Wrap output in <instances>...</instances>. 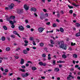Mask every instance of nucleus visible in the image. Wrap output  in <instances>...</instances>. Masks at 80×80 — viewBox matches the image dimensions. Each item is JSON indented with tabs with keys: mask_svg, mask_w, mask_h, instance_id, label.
Here are the masks:
<instances>
[{
	"mask_svg": "<svg viewBox=\"0 0 80 80\" xmlns=\"http://www.w3.org/2000/svg\"><path fill=\"white\" fill-rule=\"evenodd\" d=\"M58 44L60 48H62L64 50H67V45L64 44V42L63 41L58 42Z\"/></svg>",
	"mask_w": 80,
	"mask_h": 80,
	"instance_id": "1",
	"label": "nucleus"
},
{
	"mask_svg": "<svg viewBox=\"0 0 80 80\" xmlns=\"http://www.w3.org/2000/svg\"><path fill=\"white\" fill-rule=\"evenodd\" d=\"M44 28H40L38 29V31L39 32H42V31H43Z\"/></svg>",
	"mask_w": 80,
	"mask_h": 80,
	"instance_id": "2",
	"label": "nucleus"
},
{
	"mask_svg": "<svg viewBox=\"0 0 80 80\" xmlns=\"http://www.w3.org/2000/svg\"><path fill=\"white\" fill-rule=\"evenodd\" d=\"M24 7L26 10H28L29 8V7L27 6V4H25L24 6Z\"/></svg>",
	"mask_w": 80,
	"mask_h": 80,
	"instance_id": "3",
	"label": "nucleus"
},
{
	"mask_svg": "<svg viewBox=\"0 0 80 80\" xmlns=\"http://www.w3.org/2000/svg\"><path fill=\"white\" fill-rule=\"evenodd\" d=\"M22 77H27L28 76V72H26L25 74H22Z\"/></svg>",
	"mask_w": 80,
	"mask_h": 80,
	"instance_id": "4",
	"label": "nucleus"
},
{
	"mask_svg": "<svg viewBox=\"0 0 80 80\" xmlns=\"http://www.w3.org/2000/svg\"><path fill=\"white\" fill-rule=\"evenodd\" d=\"M19 29L20 30L22 31L24 30V28L23 27V26H20L19 27Z\"/></svg>",
	"mask_w": 80,
	"mask_h": 80,
	"instance_id": "5",
	"label": "nucleus"
},
{
	"mask_svg": "<svg viewBox=\"0 0 80 80\" xmlns=\"http://www.w3.org/2000/svg\"><path fill=\"white\" fill-rule=\"evenodd\" d=\"M24 59H23L22 58L21 59V62H20V63L21 65H23V63H24Z\"/></svg>",
	"mask_w": 80,
	"mask_h": 80,
	"instance_id": "6",
	"label": "nucleus"
},
{
	"mask_svg": "<svg viewBox=\"0 0 80 80\" xmlns=\"http://www.w3.org/2000/svg\"><path fill=\"white\" fill-rule=\"evenodd\" d=\"M13 33L14 34H15V35H17L19 37H20V36L19 35V34H18L17 31H14L13 32Z\"/></svg>",
	"mask_w": 80,
	"mask_h": 80,
	"instance_id": "7",
	"label": "nucleus"
},
{
	"mask_svg": "<svg viewBox=\"0 0 80 80\" xmlns=\"http://www.w3.org/2000/svg\"><path fill=\"white\" fill-rule=\"evenodd\" d=\"M17 12L18 13V14H21V13H22L23 11L22 10H17Z\"/></svg>",
	"mask_w": 80,
	"mask_h": 80,
	"instance_id": "8",
	"label": "nucleus"
},
{
	"mask_svg": "<svg viewBox=\"0 0 80 80\" xmlns=\"http://www.w3.org/2000/svg\"><path fill=\"white\" fill-rule=\"evenodd\" d=\"M15 18V16H10V20H14Z\"/></svg>",
	"mask_w": 80,
	"mask_h": 80,
	"instance_id": "9",
	"label": "nucleus"
},
{
	"mask_svg": "<svg viewBox=\"0 0 80 80\" xmlns=\"http://www.w3.org/2000/svg\"><path fill=\"white\" fill-rule=\"evenodd\" d=\"M14 4L13 3H11L10 5V9H12L14 7Z\"/></svg>",
	"mask_w": 80,
	"mask_h": 80,
	"instance_id": "10",
	"label": "nucleus"
},
{
	"mask_svg": "<svg viewBox=\"0 0 80 80\" xmlns=\"http://www.w3.org/2000/svg\"><path fill=\"white\" fill-rule=\"evenodd\" d=\"M62 57L63 58H67V56L65 54H63L62 56Z\"/></svg>",
	"mask_w": 80,
	"mask_h": 80,
	"instance_id": "11",
	"label": "nucleus"
},
{
	"mask_svg": "<svg viewBox=\"0 0 80 80\" xmlns=\"http://www.w3.org/2000/svg\"><path fill=\"white\" fill-rule=\"evenodd\" d=\"M60 31L61 32H64V30H63V28H60Z\"/></svg>",
	"mask_w": 80,
	"mask_h": 80,
	"instance_id": "12",
	"label": "nucleus"
},
{
	"mask_svg": "<svg viewBox=\"0 0 80 80\" xmlns=\"http://www.w3.org/2000/svg\"><path fill=\"white\" fill-rule=\"evenodd\" d=\"M72 4L73 6H74V7H78V6H80L79 5H77V4H75L74 3H72Z\"/></svg>",
	"mask_w": 80,
	"mask_h": 80,
	"instance_id": "13",
	"label": "nucleus"
},
{
	"mask_svg": "<svg viewBox=\"0 0 80 80\" xmlns=\"http://www.w3.org/2000/svg\"><path fill=\"white\" fill-rule=\"evenodd\" d=\"M52 63H53V65H55L56 64V61L54 60H52Z\"/></svg>",
	"mask_w": 80,
	"mask_h": 80,
	"instance_id": "14",
	"label": "nucleus"
},
{
	"mask_svg": "<svg viewBox=\"0 0 80 80\" xmlns=\"http://www.w3.org/2000/svg\"><path fill=\"white\" fill-rule=\"evenodd\" d=\"M73 58H77V55L75 54H73Z\"/></svg>",
	"mask_w": 80,
	"mask_h": 80,
	"instance_id": "15",
	"label": "nucleus"
},
{
	"mask_svg": "<svg viewBox=\"0 0 80 80\" xmlns=\"http://www.w3.org/2000/svg\"><path fill=\"white\" fill-rule=\"evenodd\" d=\"M23 52L24 54H27V53H28L27 51L26 50H23Z\"/></svg>",
	"mask_w": 80,
	"mask_h": 80,
	"instance_id": "16",
	"label": "nucleus"
},
{
	"mask_svg": "<svg viewBox=\"0 0 80 80\" xmlns=\"http://www.w3.org/2000/svg\"><path fill=\"white\" fill-rule=\"evenodd\" d=\"M54 71L55 72H58L60 71V69L58 68H55L54 69Z\"/></svg>",
	"mask_w": 80,
	"mask_h": 80,
	"instance_id": "17",
	"label": "nucleus"
},
{
	"mask_svg": "<svg viewBox=\"0 0 80 80\" xmlns=\"http://www.w3.org/2000/svg\"><path fill=\"white\" fill-rule=\"evenodd\" d=\"M80 36V32H78L76 34V35H75L76 37H79Z\"/></svg>",
	"mask_w": 80,
	"mask_h": 80,
	"instance_id": "18",
	"label": "nucleus"
},
{
	"mask_svg": "<svg viewBox=\"0 0 80 80\" xmlns=\"http://www.w3.org/2000/svg\"><path fill=\"white\" fill-rule=\"evenodd\" d=\"M76 26L77 27H80V24L79 23H76Z\"/></svg>",
	"mask_w": 80,
	"mask_h": 80,
	"instance_id": "19",
	"label": "nucleus"
},
{
	"mask_svg": "<svg viewBox=\"0 0 80 80\" xmlns=\"http://www.w3.org/2000/svg\"><path fill=\"white\" fill-rule=\"evenodd\" d=\"M3 28L4 30H7V27L6 26H3Z\"/></svg>",
	"mask_w": 80,
	"mask_h": 80,
	"instance_id": "20",
	"label": "nucleus"
},
{
	"mask_svg": "<svg viewBox=\"0 0 80 80\" xmlns=\"http://www.w3.org/2000/svg\"><path fill=\"white\" fill-rule=\"evenodd\" d=\"M39 45L40 47H43V45H44V44L42 42H41L39 44Z\"/></svg>",
	"mask_w": 80,
	"mask_h": 80,
	"instance_id": "21",
	"label": "nucleus"
},
{
	"mask_svg": "<svg viewBox=\"0 0 80 80\" xmlns=\"http://www.w3.org/2000/svg\"><path fill=\"white\" fill-rule=\"evenodd\" d=\"M50 43L51 44H52L53 45H54V44H55V43H54V42L52 40H50Z\"/></svg>",
	"mask_w": 80,
	"mask_h": 80,
	"instance_id": "22",
	"label": "nucleus"
},
{
	"mask_svg": "<svg viewBox=\"0 0 80 80\" xmlns=\"http://www.w3.org/2000/svg\"><path fill=\"white\" fill-rule=\"evenodd\" d=\"M32 70H37V68L34 67H32Z\"/></svg>",
	"mask_w": 80,
	"mask_h": 80,
	"instance_id": "23",
	"label": "nucleus"
},
{
	"mask_svg": "<svg viewBox=\"0 0 80 80\" xmlns=\"http://www.w3.org/2000/svg\"><path fill=\"white\" fill-rule=\"evenodd\" d=\"M10 17L9 18H7V21H9V22L10 23Z\"/></svg>",
	"mask_w": 80,
	"mask_h": 80,
	"instance_id": "24",
	"label": "nucleus"
},
{
	"mask_svg": "<svg viewBox=\"0 0 80 80\" xmlns=\"http://www.w3.org/2000/svg\"><path fill=\"white\" fill-rule=\"evenodd\" d=\"M1 40L2 41H4L5 40V38L4 37H2Z\"/></svg>",
	"mask_w": 80,
	"mask_h": 80,
	"instance_id": "25",
	"label": "nucleus"
},
{
	"mask_svg": "<svg viewBox=\"0 0 80 80\" xmlns=\"http://www.w3.org/2000/svg\"><path fill=\"white\" fill-rule=\"evenodd\" d=\"M6 49V51H9V50H10V48L8 47V48H7Z\"/></svg>",
	"mask_w": 80,
	"mask_h": 80,
	"instance_id": "26",
	"label": "nucleus"
},
{
	"mask_svg": "<svg viewBox=\"0 0 80 80\" xmlns=\"http://www.w3.org/2000/svg\"><path fill=\"white\" fill-rule=\"evenodd\" d=\"M31 10H36L37 9L35 8H31Z\"/></svg>",
	"mask_w": 80,
	"mask_h": 80,
	"instance_id": "27",
	"label": "nucleus"
},
{
	"mask_svg": "<svg viewBox=\"0 0 80 80\" xmlns=\"http://www.w3.org/2000/svg\"><path fill=\"white\" fill-rule=\"evenodd\" d=\"M11 37L12 38H15V36L14 35H12L11 36Z\"/></svg>",
	"mask_w": 80,
	"mask_h": 80,
	"instance_id": "28",
	"label": "nucleus"
},
{
	"mask_svg": "<svg viewBox=\"0 0 80 80\" xmlns=\"http://www.w3.org/2000/svg\"><path fill=\"white\" fill-rule=\"evenodd\" d=\"M38 64L40 65H41V66H42V65H43V62H40Z\"/></svg>",
	"mask_w": 80,
	"mask_h": 80,
	"instance_id": "29",
	"label": "nucleus"
},
{
	"mask_svg": "<svg viewBox=\"0 0 80 80\" xmlns=\"http://www.w3.org/2000/svg\"><path fill=\"white\" fill-rule=\"evenodd\" d=\"M29 39L30 40H31V41H33V37H30L29 38Z\"/></svg>",
	"mask_w": 80,
	"mask_h": 80,
	"instance_id": "30",
	"label": "nucleus"
},
{
	"mask_svg": "<svg viewBox=\"0 0 80 80\" xmlns=\"http://www.w3.org/2000/svg\"><path fill=\"white\" fill-rule=\"evenodd\" d=\"M42 57H46V54H43L42 55Z\"/></svg>",
	"mask_w": 80,
	"mask_h": 80,
	"instance_id": "31",
	"label": "nucleus"
},
{
	"mask_svg": "<svg viewBox=\"0 0 80 80\" xmlns=\"http://www.w3.org/2000/svg\"><path fill=\"white\" fill-rule=\"evenodd\" d=\"M68 7L70 9L73 8V6H70V5H68Z\"/></svg>",
	"mask_w": 80,
	"mask_h": 80,
	"instance_id": "32",
	"label": "nucleus"
},
{
	"mask_svg": "<svg viewBox=\"0 0 80 80\" xmlns=\"http://www.w3.org/2000/svg\"><path fill=\"white\" fill-rule=\"evenodd\" d=\"M10 24L12 25H14V22H13V21H10Z\"/></svg>",
	"mask_w": 80,
	"mask_h": 80,
	"instance_id": "33",
	"label": "nucleus"
},
{
	"mask_svg": "<svg viewBox=\"0 0 80 80\" xmlns=\"http://www.w3.org/2000/svg\"><path fill=\"white\" fill-rule=\"evenodd\" d=\"M14 57L16 59H18L19 58V57L18 56H15Z\"/></svg>",
	"mask_w": 80,
	"mask_h": 80,
	"instance_id": "34",
	"label": "nucleus"
},
{
	"mask_svg": "<svg viewBox=\"0 0 80 80\" xmlns=\"http://www.w3.org/2000/svg\"><path fill=\"white\" fill-rule=\"evenodd\" d=\"M71 45L72 46H73L74 45H76V44L75 43H73V42H71Z\"/></svg>",
	"mask_w": 80,
	"mask_h": 80,
	"instance_id": "35",
	"label": "nucleus"
},
{
	"mask_svg": "<svg viewBox=\"0 0 80 80\" xmlns=\"http://www.w3.org/2000/svg\"><path fill=\"white\" fill-rule=\"evenodd\" d=\"M9 8H9V7H6L5 8V10H9Z\"/></svg>",
	"mask_w": 80,
	"mask_h": 80,
	"instance_id": "36",
	"label": "nucleus"
},
{
	"mask_svg": "<svg viewBox=\"0 0 80 80\" xmlns=\"http://www.w3.org/2000/svg\"><path fill=\"white\" fill-rule=\"evenodd\" d=\"M53 27H57V24L55 23H54L53 25Z\"/></svg>",
	"mask_w": 80,
	"mask_h": 80,
	"instance_id": "37",
	"label": "nucleus"
},
{
	"mask_svg": "<svg viewBox=\"0 0 80 80\" xmlns=\"http://www.w3.org/2000/svg\"><path fill=\"white\" fill-rule=\"evenodd\" d=\"M48 45L50 47H53V44H48Z\"/></svg>",
	"mask_w": 80,
	"mask_h": 80,
	"instance_id": "38",
	"label": "nucleus"
},
{
	"mask_svg": "<svg viewBox=\"0 0 80 80\" xmlns=\"http://www.w3.org/2000/svg\"><path fill=\"white\" fill-rule=\"evenodd\" d=\"M21 71H22V72H25V69H20Z\"/></svg>",
	"mask_w": 80,
	"mask_h": 80,
	"instance_id": "39",
	"label": "nucleus"
},
{
	"mask_svg": "<svg viewBox=\"0 0 80 80\" xmlns=\"http://www.w3.org/2000/svg\"><path fill=\"white\" fill-rule=\"evenodd\" d=\"M14 1H16L17 2H18V3H20L21 2V1H18V0H14Z\"/></svg>",
	"mask_w": 80,
	"mask_h": 80,
	"instance_id": "40",
	"label": "nucleus"
},
{
	"mask_svg": "<svg viewBox=\"0 0 80 80\" xmlns=\"http://www.w3.org/2000/svg\"><path fill=\"white\" fill-rule=\"evenodd\" d=\"M11 27L12 28H15V25L14 24L12 25Z\"/></svg>",
	"mask_w": 80,
	"mask_h": 80,
	"instance_id": "41",
	"label": "nucleus"
},
{
	"mask_svg": "<svg viewBox=\"0 0 80 80\" xmlns=\"http://www.w3.org/2000/svg\"><path fill=\"white\" fill-rule=\"evenodd\" d=\"M24 42L25 43H28V42L27 40H25Z\"/></svg>",
	"mask_w": 80,
	"mask_h": 80,
	"instance_id": "42",
	"label": "nucleus"
},
{
	"mask_svg": "<svg viewBox=\"0 0 80 80\" xmlns=\"http://www.w3.org/2000/svg\"><path fill=\"white\" fill-rule=\"evenodd\" d=\"M52 69H49L48 70V71H46V72H52Z\"/></svg>",
	"mask_w": 80,
	"mask_h": 80,
	"instance_id": "43",
	"label": "nucleus"
},
{
	"mask_svg": "<svg viewBox=\"0 0 80 80\" xmlns=\"http://www.w3.org/2000/svg\"><path fill=\"white\" fill-rule=\"evenodd\" d=\"M47 65V63H43V66H44V67H45V66H46Z\"/></svg>",
	"mask_w": 80,
	"mask_h": 80,
	"instance_id": "44",
	"label": "nucleus"
},
{
	"mask_svg": "<svg viewBox=\"0 0 80 80\" xmlns=\"http://www.w3.org/2000/svg\"><path fill=\"white\" fill-rule=\"evenodd\" d=\"M26 27L27 28H30V25H27L26 26Z\"/></svg>",
	"mask_w": 80,
	"mask_h": 80,
	"instance_id": "45",
	"label": "nucleus"
},
{
	"mask_svg": "<svg viewBox=\"0 0 80 80\" xmlns=\"http://www.w3.org/2000/svg\"><path fill=\"white\" fill-rule=\"evenodd\" d=\"M57 16L58 18H60V14H59V13H58V14H57Z\"/></svg>",
	"mask_w": 80,
	"mask_h": 80,
	"instance_id": "46",
	"label": "nucleus"
},
{
	"mask_svg": "<svg viewBox=\"0 0 80 80\" xmlns=\"http://www.w3.org/2000/svg\"><path fill=\"white\" fill-rule=\"evenodd\" d=\"M44 50L47 52H48V51H47V48H44Z\"/></svg>",
	"mask_w": 80,
	"mask_h": 80,
	"instance_id": "47",
	"label": "nucleus"
},
{
	"mask_svg": "<svg viewBox=\"0 0 80 80\" xmlns=\"http://www.w3.org/2000/svg\"><path fill=\"white\" fill-rule=\"evenodd\" d=\"M25 22L26 23H28V21L27 20H25Z\"/></svg>",
	"mask_w": 80,
	"mask_h": 80,
	"instance_id": "48",
	"label": "nucleus"
},
{
	"mask_svg": "<svg viewBox=\"0 0 80 80\" xmlns=\"http://www.w3.org/2000/svg\"><path fill=\"white\" fill-rule=\"evenodd\" d=\"M20 50V48H18L16 49V51H18V50Z\"/></svg>",
	"mask_w": 80,
	"mask_h": 80,
	"instance_id": "49",
	"label": "nucleus"
},
{
	"mask_svg": "<svg viewBox=\"0 0 80 80\" xmlns=\"http://www.w3.org/2000/svg\"><path fill=\"white\" fill-rule=\"evenodd\" d=\"M33 44L34 45H36V43L35 42V41H33Z\"/></svg>",
	"mask_w": 80,
	"mask_h": 80,
	"instance_id": "50",
	"label": "nucleus"
},
{
	"mask_svg": "<svg viewBox=\"0 0 80 80\" xmlns=\"http://www.w3.org/2000/svg\"><path fill=\"white\" fill-rule=\"evenodd\" d=\"M45 15H46V17H48V14L47 13H46L45 14Z\"/></svg>",
	"mask_w": 80,
	"mask_h": 80,
	"instance_id": "51",
	"label": "nucleus"
},
{
	"mask_svg": "<svg viewBox=\"0 0 80 80\" xmlns=\"http://www.w3.org/2000/svg\"><path fill=\"white\" fill-rule=\"evenodd\" d=\"M50 24V22L46 23V25H49Z\"/></svg>",
	"mask_w": 80,
	"mask_h": 80,
	"instance_id": "52",
	"label": "nucleus"
},
{
	"mask_svg": "<svg viewBox=\"0 0 80 80\" xmlns=\"http://www.w3.org/2000/svg\"><path fill=\"white\" fill-rule=\"evenodd\" d=\"M2 73H3V75H7V73L5 72H3Z\"/></svg>",
	"mask_w": 80,
	"mask_h": 80,
	"instance_id": "53",
	"label": "nucleus"
},
{
	"mask_svg": "<svg viewBox=\"0 0 80 80\" xmlns=\"http://www.w3.org/2000/svg\"><path fill=\"white\" fill-rule=\"evenodd\" d=\"M0 69L1 70H2V72H3V71H4V70H3V68H1Z\"/></svg>",
	"mask_w": 80,
	"mask_h": 80,
	"instance_id": "54",
	"label": "nucleus"
},
{
	"mask_svg": "<svg viewBox=\"0 0 80 80\" xmlns=\"http://www.w3.org/2000/svg\"><path fill=\"white\" fill-rule=\"evenodd\" d=\"M22 68H25L26 67L25 66H22L21 67Z\"/></svg>",
	"mask_w": 80,
	"mask_h": 80,
	"instance_id": "55",
	"label": "nucleus"
},
{
	"mask_svg": "<svg viewBox=\"0 0 80 80\" xmlns=\"http://www.w3.org/2000/svg\"><path fill=\"white\" fill-rule=\"evenodd\" d=\"M69 13H71V14H72V13H73V11H72V10H70Z\"/></svg>",
	"mask_w": 80,
	"mask_h": 80,
	"instance_id": "56",
	"label": "nucleus"
},
{
	"mask_svg": "<svg viewBox=\"0 0 80 80\" xmlns=\"http://www.w3.org/2000/svg\"><path fill=\"white\" fill-rule=\"evenodd\" d=\"M68 49L70 50H72V48L71 47H69L68 48Z\"/></svg>",
	"mask_w": 80,
	"mask_h": 80,
	"instance_id": "57",
	"label": "nucleus"
},
{
	"mask_svg": "<svg viewBox=\"0 0 80 80\" xmlns=\"http://www.w3.org/2000/svg\"><path fill=\"white\" fill-rule=\"evenodd\" d=\"M70 77H67V80H71V79H70Z\"/></svg>",
	"mask_w": 80,
	"mask_h": 80,
	"instance_id": "58",
	"label": "nucleus"
},
{
	"mask_svg": "<svg viewBox=\"0 0 80 80\" xmlns=\"http://www.w3.org/2000/svg\"><path fill=\"white\" fill-rule=\"evenodd\" d=\"M79 67V66H78V65H76L75 66V68H77V67Z\"/></svg>",
	"mask_w": 80,
	"mask_h": 80,
	"instance_id": "59",
	"label": "nucleus"
},
{
	"mask_svg": "<svg viewBox=\"0 0 80 80\" xmlns=\"http://www.w3.org/2000/svg\"><path fill=\"white\" fill-rule=\"evenodd\" d=\"M48 60H51V57H48Z\"/></svg>",
	"mask_w": 80,
	"mask_h": 80,
	"instance_id": "60",
	"label": "nucleus"
},
{
	"mask_svg": "<svg viewBox=\"0 0 80 80\" xmlns=\"http://www.w3.org/2000/svg\"><path fill=\"white\" fill-rule=\"evenodd\" d=\"M59 68H61L62 67V64H60L59 65Z\"/></svg>",
	"mask_w": 80,
	"mask_h": 80,
	"instance_id": "61",
	"label": "nucleus"
},
{
	"mask_svg": "<svg viewBox=\"0 0 80 80\" xmlns=\"http://www.w3.org/2000/svg\"><path fill=\"white\" fill-rule=\"evenodd\" d=\"M27 63H31V64H32V62H31V61H28L27 62Z\"/></svg>",
	"mask_w": 80,
	"mask_h": 80,
	"instance_id": "62",
	"label": "nucleus"
},
{
	"mask_svg": "<svg viewBox=\"0 0 80 80\" xmlns=\"http://www.w3.org/2000/svg\"><path fill=\"white\" fill-rule=\"evenodd\" d=\"M57 63H62V61H57Z\"/></svg>",
	"mask_w": 80,
	"mask_h": 80,
	"instance_id": "63",
	"label": "nucleus"
},
{
	"mask_svg": "<svg viewBox=\"0 0 80 80\" xmlns=\"http://www.w3.org/2000/svg\"><path fill=\"white\" fill-rule=\"evenodd\" d=\"M4 72H8V69H5Z\"/></svg>",
	"mask_w": 80,
	"mask_h": 80,
	"instance_id": "64",
	"label": "nucleus"
}]
</instances>
